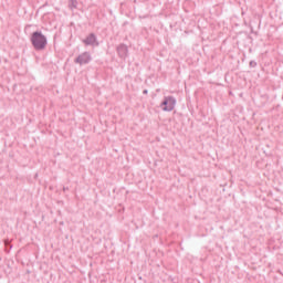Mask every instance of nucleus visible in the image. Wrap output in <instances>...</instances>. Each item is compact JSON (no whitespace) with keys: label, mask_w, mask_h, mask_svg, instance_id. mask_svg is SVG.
Instances as JSON below:
<instances>
[{"label":"nucleus","mask_w":283,"mask_h":283,"mask_svg":"<svg viewBox=\"0 0 283 283\" xmlns=\"http://www.w3.org/2000/svg\"><path fill=\"white\" fill-rule=\"evenodd\" d=\"M30 42L36 52H42L48 48V38L41 31H34L30 36Z\"/></svg>","instance_id":"f257e3e1"},{"label":"nucleus","mask_w":283,"mask_h":283,"mask_svg":"<svg viewBox=\"0 0 283 283\" xmlns=\"http://www.w3.org/2000/svg\"><path fill=\"white\" fill-rule=\"evenodd\" d=\"M159 107L163 109V112H174L176 107V97L165 96Z\"/></svg>","instance_id":"f03ea898"},{"label":"nucleus","mask_w":283,"mask_h":283,"mask_svg":"<svg viewBox=\"0 0 283 283\" xmlns=\"http://www.w3.org/2000/svg\"><path fill=\"white\" fill-rule=\"evenodd\" d=\"M92 62V54L90 52H83L81 53L75 60L74 63L77 65H87L88 63Z\"/></svg>","instance_id":"7ed1b4c3"},{"label":"nucleus","mask_w":283,"mask_h":283,"mask_svg":"<svg viewBox=\"0 0 283 283\" xmlns=\"http://www.w3.org/2000/svg\"><path fill=\"white\" fill-rule=\"evenodd\" d=\"M82 42L84 45H91L92 48H98V45H101L95 33H90L86 39L82 40Z\"/></svg>","instance_id":"20e7f679"},{"label":"nucleus","mask_w":283,"mask_h":283,"mask_svg":"<svg viewBox=\"0 0 283 283\" xmlns=\"http://www.w3.org/2000/svg\"><path fill=\"white\" fill-rule=\"evenodd\" d=\"M116 50L119 59H127L129 50L127 49L125 43L119 44Z\"/></svg>","instance_id":"39448f33"},{"label":"nucleus","mask_w":283,"mask_h":283,"mask_svg":"<svg viewBox=\"0 0 283 283\" xmlns=\"http://www.w3.org/2000/svg\"><path fill=\"white\" fill-rule=\"evenodd\" d=\"M77 6H78V1H76V0H70V2H69V8H70L71 10H76Z\"/></svg>","instance_id":"423d86ee"},{"label":"nucleus","mask_w":283,"mask_h":283,"mask_svg":"<svg viewBox=\"0 0 283 283\" xmlns=\"http://www.w3.org/2000/svg\"><path fill=\"white\" fill-rule=\"evenodd\" d=\"M4 247H6V251H10L8 249H12V244H10V241L9 240H4Z\"/></svg>","instance_id":"0eeeda50"},{"label":"nucleus","mask_w":283,"mask_h":283,"mask_svg":"<svg viewBox=\"0 0 283 283\" xmlns=\"http://www.w3.org/2000/svg\"><path fill=\"white\" fill-rule=\"evenodd\" d=\"M250 67H258V62L255 61H250Z\"/></svg>","instance_id":"6e6552de"},{"label":"nucleus","mask_w":283,"mask_h":283,"mask_svg":"<svg viewBox=\"0 0 283 283\" xmlns=\"http://www.w3.org/2000/svg\"><path fill=\"white\" fill-rule=\"evenodd\" d=\"M143 94H149V91L144 90V91H143Z\"/></svg>","instance_id":"1a4fd4ad"},{"label":"nucleus","mask_w":283,"mask_h":283,"mask_svg":"<svg viewBox=\"0 0 283 283\" xmlns=\"http://www.w3.org/2000/svg\"><path fill=\"white\" fill-rule=\"evenodd\" d=\"M63 190L65 191V190H67V188H63Z\"/></svg>","instance_id":"9d476101"}]
</instances>
